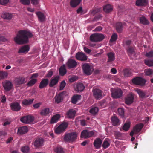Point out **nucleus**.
<instances>
[{
	"label": "nucleus",
	"instance_id": "42",
	"mask_svg": "<svg viewBox=\"0 0 153 153\" xmlns=\"http://www.w3.org/2000/svg\"><path fill=\"white\" fill-rule=\"evenodd\" d=\"M130 123L129 122H126L124 125L123 126L122 128H120V130L122 131V129L126 131L128 130L130 127Z\"/></svg>",
	"mask_w": 153,
	"mask_h": 153
},
{
	"label": "nucleus",
	"instance_id": "45",
	"mask_svg": "<svg viewBox=\"0 0 153 153\" xmlns=\"http://www.w3.org/2000/svg\"><path fill=\"white\" fill-rule=\"evenodd\" d=\"M50 113V110L49 108H45L42 110L40 112V114L42 116H45Z\"/></svg>",
	"mask_w": 153,
	"mask_h": 153
},
{
	"label": "nucleus",
	"instance_id": "1",
	"mask_svg": "<svg viewBox=\"0 0 153 153\" xmlns=\"http://www.w3.org/2000/svg\"><path fill=\"white\" fill-rule=\"evenodd\" d=\"M32 36L33 35L30 31L20 30L18 32L14 40L16 44L21 45L27 43L28 41V38Z\"/></svg>",
	"mask_w": 153,
	"mask_h": 153
},
{
	"label": "nucleus",
	"instance_id": "7",
	"mask_svg": "<svg viewBox=\"0 0 153 153\" xmlns=\"http://www.w3.org/2000/svg\"><path fill=\"white\" fill-rule=\"evenodd\" d=\"M66 65L68 69L74 68L77 66L78 65V62L75 60L69 59L68 60Z\"/></svg>",
	"mask_w": 153,
	"mask_h": 153
},
{
	"label": "nucleus",
	"instance_id": "53",
	"mask_svg": "<svg viewBox=\"0 0 153 153\" xmlns=\"http://www.w3.org/2000/svg\"><path fill=\"white\" fill-rule=\"evenodd\" d=\"M55 151L56 153H64L65 152L63 148L61 147L56 148Z\"/></svg>",
	"mask_w": 153,
	"mask_h": 153
},
{
	"label": "nucleus",
	"instance_id": "46",
	"mask_svg": "<svg viewBox=\"0 0 153 153\" xmlns=\"http://www.w3.org/2000/svg\"><path fill=\"white\" fill-rule=\"evenodd\" d=\"M21 151L23 153H29L30 148L27 146H25L21 148Z\"/></svg>",
	"mask_w": 153,
	"mask_h": 153
},
{
	"label": "nucleus",
	"instance_id": "30",
	"mask_svg": "<svg viewBox=\"0 0 153 153\" xmlns=\"http://www.w3.org/2000/svg\"><path fill=\"white\" fill-rule=\"evenodd\" d=\"M76 112L73 109H70L67 113L68 118L70 119H72L74 117Z\"/></svg>",
	"mask_w": 153,
	"mask_h": 153
},
{
	"label": "nucleus",
	"instance_id": "47",
	"mask_svg": "<svg viewBox=\"0 0 153 153\" xmlns=\"http://www.w3.org/2000/svg\"><path fill=\"white\" fill-rule=\"evenodd\" d=\"M109 141V140L108 139H106L105 140L102 144V147L103 148L106 149L110 145Z\"/></svg>",
	"mask_w": 153,
	"mask_h": 153
},
{
	"label": "nucleus",
	"instance_id": "59",
	"mask_svg": "<svg viewBox=\"0 0 153 153\" xmlns=\"http://www.w3.org/2000/svg\"><path fill=\"white\" fill-rule=\"evenodd\" d=\"M9 1V0H0V4L5 5L7 4Z\"/></svg>",
	"mask_w": 153,
	"mask_h": 153
},
{
	"label": "nucleus",
	"instance_id": "63",
	"mask_svg": "<svg viewBox=\"0 0 153 153\" xmlns=\"http://www.w3.org/2000/svg\"><path fill=\"white\" fill-rule=\"evenodd\" d=\"M39 74L38 73H36L33 74L31 76L30 79H36L38 76Z\"/></svg>",
	"mask_w": 153,
	"mask_h": 153
},
{
	"label": "nucleus",
	"instance_id": "38",
	"mask_svg": "<svg viewBox=\"0 0 153 153\" xmlns=\"http://www.w3.org/2000/svg\"><path fill=\"white\" fill-rule=\"evenodd\" d=\"M103 10L105 12L109 13L112 10L113 7L111 5L107 4L103 7Z\"/></svg>",
	"mask_w": 153,
	"mask_h": 153
},
{
	"label": "nucleus",
	"instance_id": "35",
	"mask_svg": "<svg viewBox=\"0 0 153 153\" xmlns=\"http://www.w3.org/2000/svg\"><path fill=\"white\" fill-rule=\"evenodd\" d=\"M36 14L38 17L39 21L41 22H42L45 20V16L43 13L38 12L36 13Z\"/></svg>",
	"mask_w": 153,
	"mask_h": 153
},
{
	"label": "nucleus",
	"instance_id": "50",
	"mask_svg": "<svg viewBox=\"0 0 153 153\" xmlns=\"http://www.w3.org/2000/svg\"><path fill=\"white\" fill-rule=\"evenodd\" d=\"M145 64L149 67H151L153 66V59L147 60L145 61Z\"/></svg>",
	"mask_w": 153,
	"mask_h": 153
},
{
	"label": "nucleus",
	"instance_id": "36",
	"mask_svg": "<svg viewBox=\"0 0 153 153\" xmlns=\"http://www.w3.org/2000/svg\"><path fill=\"white\" fill-rule=\"evenodd\" d=\"M107 55L108 57V62H111L114 60L115 59V54L113 52H111L108 53L107 54Z\"/></svg>",
	"mask_w": 153,
	"mask_h": 153
},
{
	"label": "nucleus",
	"instance_id": "64",
	"mask_svg": "<svg viewBox=\"0 0 153 153\" xmlns=\"http://www.w3.org/2000/svg\"><path fill=\"white\" fill-rule=\"evenodd\" d=\"M77 12L78 13H80L81 14L83 13V11L82 10V7H79L77 9Z\"/></svg>",
	"mask_w": 153,
	"mask_h": 153
},
{
	"label": "nucleus",
	"instance_id": "13",
	"mask_svg": "<svg viewBox=\"0 0 153 153\" xmlns=\"http://www.w3.org/2000/svg\"><path fill=\"white\" fill-rule=\"evenodd\" d=\"M132 82L135 84L143 85L146 82V80L141 77H137L133 79L132 80Z\"/></svg>",
	"mask_w": 153,
	"mask_h": 153
},
{
	"label": "nucleus",
	"instance_id": "8",
	"mask_svg": "<svg viewBox=\"0 0 153 153\" xmlns=\"http://www.w3.org/2000/svg\"><path fill=\"white\" fill-rule=\"evenodd\" d=\"M25 82V78L22 76L17 77L15 78L14 80V84L17 87L24 84Z\"/></svg>",
	"mask_w": 153,
	"mask_h": 153
},
{
	"label": "nucleus",
	"instance_id": "57",
	"mask_svg": "<svg viewBox=\"0 0 153 153\" xmlns=\"http://www.w3.org/2000/svg\"><path fill=\"white\" fill-rule=\"evenodd\" d=\"M99 10L98 9H96L92 10L90 11V13L92 16L94 15L96 13L98 12Z\"/></svg>",
	"mask_w": 153,
	"mask_h": 153
},
{
	"label": "nucleus",
	"instance_id": "19",
	"mask_svg": "<svg viewBox=\"0 0 153 153\" xmlns=\"http://www.w3.org/2000/svg\"><path fill=\"white\" fill-rule=\"evenodd\" d=\"M28 131V128L27 126H23L18 128L17 133L19 134H24L27 133Z\"/></svg>",
	"mask_w": 153,
	"mask_h": 153
},
{
	"label": "nucleus",
	"instance_id": "16",
	"mask_svg": "<svg viewBox=\"0 0 153 153\" xmlns=\"http://www.w3.org/2000/svg\"><path fill=\"white\" fill-rule=\"evenodd\" d=\"M64 94L65 93L62 92L56 94L54 97L55 102L56 103H59L62 102L63 100Z\"/></svg>",
	"mask_w": 153,
	"mask_h": 153
},
{
	"label": "nucleus",
	"instance_id": "40",
	"mask_svg": "<svg viewBox=\"0 0 153 153\" xmlns=\"http://www.w3.org/2000/svg\"><path fill=\"white\" fill-rule=\"evenodd\" d=\"M33 101V99H30L29 100L25 99L22 101V103L24 105H28L32 103Z\"/></svg>",
	"mask_w": 153,
	"mask_h": 153
},
{
	"label": "nucleus",
	"instance_id": "58",
	"mask_svg": "<svg viewBox=\"0 0 153 153\" xmlns=\"http://www.w3.org/2000/svg\"><path fill=\"white\" fill-rule=\"evenodd\" d=\"M66 85V83L65 81H63L61 82L60 85L59 89L61 90H63Z\"/></svg>",
	"mask_w": 153,
	"mask_h": 153
},
{
	"label": "nucleus",
	"instance_id": "31",
	"mask_svg": "<svg viewBox=\"0 0 153 153\" xmlns=\"http://www.w3.org/2000/svg\"><path fill=\"white\" fill-rule=\"evenodd\" d=\"M29 50V47L28 45H25L22 47L18 51L19 53H27Z\"/></svg>",
	"mask_w": 153,
	"mask_h": 153
},
{
	"label": "nucleus",
	"instance_id": "32",
	"mask_svg": "<svg viewBox=\"0 0 153 153\" xmlns=\"http://www.w3.org/2000/svg\"><path fill=\"white\" fill-rule=\"evenodd\" d=\"M81 1L82 0H71L70 5L72 7H76L79 4Z\"/></svg>",
	"mask_w": 153,
	"mask_h": 153
},
{
	"label": "nucleus",
	"instance_id": "29",
	"mask_svg": "<svg viewBox=\"0 0 153 153\" xmlns=\"http://www.w3.org/2000/svg\"><path fill=\"white\" fill-rule=\"evenodd\" d=\"M136 91L140 97L141 98H143L145 97H148V96H146V92L143 91L142 90L139 89H137L135 90Z\"/></svg>",
	"mask_w": 153,
	"mask_h": 153
},
{
	"label": "nucleus",
	"instance_id": "18",
	"mask_svg": "<svg viewBox=\"0 0 153 153\" xmlns=\"http://www.w3.org/2000/svg\"><path fill=\"white\" fill-rule=\"evenodd\" d=\"M75 90L77 92L82 91L85 88V86L82 83H80L75 85L74 87Z\"/></svg>",
	"mask_w": 153,
	"mask_h": 153
},
{
	"label": "nucleus",
	"instance_id": "15",
	"mask_svg": "<svg viewBox=\"0 0 153 153\" xmlns=\"http://www.w3.org/2000/svg\"><path fill=\"white\" fill-rule=\"evenodd\" d=\"M10 107L12 110L16 111H19L21 109L19 104L16 102L11 103L10 104Z\"/></svg>",
	"mask_w": 153,
	"mask_h": 153
},
{
	"label": "nucleus",
	"instance_id": "2",
	"mask_svg": "<svg viewBox=\"0 0 153 153\" xmlns=\"http://www.w3.org/2000/svg\"><path fill=\"white\" fill-rule=\"evenodd\" d=\"M82 66L83 73L87 75H90L94 71L93 67L88 63H83Z\"/></svg>",
	"mask_w": 153,
	"mask_h": 153
},
{
	"label": "nucleus",
	"instance_id": "52",
	"mask_svg": "<svg viewBox=\"0 0 153 153\" xmlns=\"http://www.w3.org/2000/svg\"><path fill=\"white\" fill-rule=\"evenodd\" d=\"M97 34L98 42L102 41L105 37V36L103 34L100 33H97Z\"/></svg>",
	"mask_w": 153,
	"mask_h": 153
},
{
	"label": "nucleus",
	"instance_id": "26",
	"mask_svg": "<svg viewBox=\"0 0 153 153\" xmlns=\"http://www.w3.org/2000/svg\"><path fill=\"white\" fill-rule=\"evenodd\" d=\"M143 124L142 123L138 124L136 125L134 128V131L135 134L138 133L142 128L143 126Z\"/></svg>",
	"mask_w": 153,
	"mask_h": 153
},
{
	"label": "nucleus",
	"instance_id": "20",
	"mask_svg": "<svg viewBox=\"0 0 153 153\" xmlns=\"http://www.w3.org/2000/svg\"><path fill=\"white\" fill-rule=\"evenodd\" d=\"M49 82V80L47 79H43L40 82L39 87L40 89H42L46 87Z\"/></svg>",
	"mask_w": 153,
	"mask_h": 153
},
{
	"label": "nucleus",
	"instance_id": "51",
	"mask_svg": "<svg viewBox=\"0 0 153 153\" xmlns=\"http://www.w3.org/2000/svg\"><path fill=\"white\" fill-rule=\"evenodd\" d=\"M117 35L116 33L113 34L111 36L110 41L111 42L115 41L117 38Z\"/></svg>",
	"mask_w": 153,
	"mask_h": 153
},
{
	"label": "nucleus",
	"instance_id": "39",
	"mask_svg": "<svg viewBox=\"0 0 153 153\" xmlns=\"http://www.w3.org/2000/svg\"><path fill=\"white\" fill-rule=\"evenodd\" d=\"M59 74L62 76L64 75L66 73V70L65 69V65H63L61 66L59 69Z\"/></svg>",
	"mask_w": 153,
	"mask_h": 153
},
{
	"label": "nucleus",
	"instance_id": "41",
	"mask_svg": "<svg viewBox=\"0 0 153 153\" xmlns=\"http://www.w3.org/2000/svg\"><path fill=\"white\" fill-rule=\"evenodd\" d=\"M8 75L6 71H0V80L6 78Z\"/></svg>",
	"mask_w": 153,
	"mask_h": 153
},
{
	"label": "nucleus",
	"instance_id": "25",
	"mask_svg": "<svg viewBox=\"0 0 153 153\" xmlns=\"http://www.w3.org/2000/svg\"><path fill=\"white\" fill-rule=\"evenodd\" d=\"M127 52L129 56L132 58H133L135 55L134 48L132 47H128L127 49Z\"/></svg>",
	"mask_w": 153,
	"mask_h": 153
},
{
	"label": "nucleus",
	"instance_id": "6",
	"mask_svg": "<svg viewBox=\"0 0 153 153\" xmlns=\"http://www.w3.org/2000/svg\"><path fill=\"white\" fill-rule=\"evenodd\" d=\"M68 126V124L67 123H62L55 129V133L60 134L63 132L67 128Z\"/></svg>",
	"mask_w": 153,
	"mask_h": 153
},
{
	"label": "nucleus",
	"instance_id": "55",
	"mask_svg": "<svg viewBox=\"0 0 153 153\" xmlns=\"http://www.w3.org/2000/svg\"><path fill=\"white\" fill-rule=\"evenodd\" d=\"M124 75L126 76H128L130 75L131 72L129 69H126L124 71Z\"/></svg>",
	"mask_w": 153,
	"mask_h": 153
},
{
	"label": "nucleus",
	"instance_id": "43",
	"mask_svg": "<svg viewBox=\"0 0 153 153\" xmlns=\"http://www.w3.org/2000/svg\"><path fill=\"white\" fill-rule=\"evenodd\" d=\"M37 81L36 79H31L27 83V85L28 86H32L37 82Z\"/></svg>",
	"mask_w": 153,
	"mask_h": 153
},
{
	"label": "nucleus",
	"instance_id": "22",
	"mask_svg": "<svg viewBox=\"0 0 153 153\" xmlns=\"http://www.w3.org/2000/svg\"><path fill=\"white\" fill-rule=\"evenodd\" d=\"M102 140L99 138L96 139L94 143V145L95 147L97 149L100 148L102 145Z\"/></svg>",
	"mask_w": 153,
	"mask_h": 153
},
{
	"label": "nucleus",
	"instance_id": "27",
	"mask_svg": "<svg viewBox=\"0 0 153 153\" xmlns=\"http://www.w3.org/2000/svg\"><path fill=\"white\" fill-rule=\"evenodd\" d=\"M148 4V0H137L136 4L137 6H146Z\"/></svg>",
	"mask_w": 153,
	"mask_h": 153
},
{
	"label": "nucleus",
	"instance_id": "44",
	"mask_svg": "<svg viewBox=\"0 0 153 153\" xmlns=\"http://www.w3.org/2000/svg\"><path fill=\"white\" fill-rule=\"evenodd\" d=\"M97 33L91 35L90 36V40L92 42H98Z\"/></svg>",
	"mask_w": 153,
	"mask_h": 153
},
{
	"label": "nucleus",
	"instance_id": "28",
	"mask_svg": "<svg viewBox=\"0 0 153 153\" xmlns=\"http://www.w3.org/2000/svg\"><path fill=\"white\" fill-rule=\"evenodd\" d=\"M81 98V95L79 94L74 95L71 98V102L74 104H75L78 100L80 99Z\"/></svg>",
	"mask_w": 153,
	"mask_h": 153
},
{
	"label": "nucleus",
	"instance_id": "24",
	"mask_svg": "<svg viewBox=\"0 0 153 153\" xmlns=\"http://www.w3.org/2000/svg\"><path fill=\"white\" fill-rule=\"evenodd\" d=\"M140 23L145 25H148L149 24V20L145 16H142L139 17Z\"/></svg>",
	"mask_w": 153,
	"mask_h": 153
},
{
	"label": "nucleus",
	"instance_id": "61",
	"mask_svg": "<svg viewBox=\"0 0 153 153\" xmlns=\"http://www.w3.org/2000/svg\"><path fill=\"white\" fill-rule=\"evenodd\" d=\"M53 72L51 70L49 71L46 74V76L48 77H51L53 74Z\"/></svg>",
	"mask_w": 153,
	"mask_h": 153
},
{
	"label": "nucleus",
	"instance_id": "17",
	"mask_svg": "<svg viewBox=\"0 0 153 153\" xmlns=\"http://www.w3.org/2000/svg\"><path fill=\"white\" fill-rule=\"evenodd\" d=\"M1 17L4 19L10 20L13 17L12 13L7 12H4L1 15Z\"/></svg>",
	"mask_w": 153,
	"mask_h": 153
},
{
	"label": "nucleus",
	"instance_id": "12",
	"mask_svg": "<svg viewBox=\"0 0 153 153\" xmlns=\"http://www.w3.org/2000/svg\"><path fill=\"white\" fill-rule=\"evenodd\" d=\"M93 95L94 98L97 99H99L102 97V92L98 89H93L92 90Z\"/></svg>",
	"mask_w": 153,
	"mask_h": 153
},
{
	"label": "nucleus",
	"instance_id": "56",
	"mask_svg": "<svg viewBox=\"0 0 153 153\" xmlns=\"http://www.w3.org/2000/svg\"><path fill=\"white\" fill-rule=\"evenodd\" d=\"M20 2L24 5H29L30 3V0H20Z\"/></svg>",
	"mask_w": 153,
	"mask_h": 153
},
{
	"label": "nucleus",
	"instance_id": "4",
	"mask_svg": "<svg viewBox=\"0 0 153 153\" xmlns=\"http://www.w3.org/2000/svg\"><path fill=\"white\" fill-rule=\"evenodd\" d=\"M111 97L114 98H119L122 96L123 92L120 89L111 88Z\"/></svg>",
	"mask_w": 153,
	"mask_h": 153
},
{
	"label": "nucleus",
	"instance_id": "5",
	"mask_svg": "<svg viewBox=\"0 0 153 153\" xmlns=\"http://www.w3.org/2000/svg\"><path fill=\"white\" fill-rule=\"evenodd\" d=\"M95 132L94 131H88L84 130L81 132V138L86 139L93 137L94 135Z\"/></svg>",
	"mask_w": 153,
	"mask_h": 153
},
{
	"label": "nucleus",
	"instance_id": "62",
	"mask_svg": "<svg viewBox=\"0 0 153 153\" xmlns=\"http://www.w3.org/2000/svg\"><path fill=\"white\" fill-rule=\"evenodd\" d=\"M6 101V98L5 95H2L1 97V102L3 103H5Z\"/></svg>",
	"mask_w": 153,
	"mask_h": 153
},
{
	"label": "nucleus",
	"instance_id": "37",
	"mask_svg": "<svg viewBox=\"0 0 153 153\" xmlns=\"http://www.w3.org/2000/svg\"><path fill=\"white\" fill-rule=\"evenodd\" d=\"M60 116L59 114H56L54 115L52 118L51 123H56L60 118Z\"/></svg>",
	"mask_w": 153,
	"mask_h": 153
},
{
	"label": "nucleus",
	"instance_id": "54",
	"mask_svg": "<svg viewBox=\"0 0 153 153\" xmlns=\"http://www.w3.org/2000/svg\"><path fill=\"white\" fill-rule=\"evenodd\" d=\"M118 114L122 117H123L124 113V109L122 108H119L118 109Z\"/></svg>",
	"mask_w": 153,
	"mask_h": 153
},
{
	"label": "nucleus",
	"instance_id": "23",
	"mask_svg": "<svg viewBox=\"0 0 153 153\" xmlns=\"http://www.w3.org/2000/svg\"><path fill=\"white\" fill-rule=\"evenodd\" d=\"M59 79V76H57L52 79L49 84V86L51 87L55 85L57 83Z\"/></svg>",
	"mask_w": 153,
	"mask_h": 153
},
{
	"label": "nucleus",
	"instance_id": "9",
	"mask_svg": "<svg viewBox=\"0 0 153 153\" xmlns=\"http://www.w3.org/2000/svg\"><path fill=\"white\" fill-rule=\"evenodd\" d=\"M34 119V117L30 115H28L22 117L20 119V120L24 123L29 124L33 122Z\"/></svg>",
	"mask_w": 153,
	"mask_h": 153
},
{
	"label": "nucleus",
	"instance_id": "48",
	"mask_svg": "<svg viewBox=\"0 0 153 153\" xmlns=\"http://www.w3.org/2000/svg\"><path fill=\"white\" fill-rule=\"evenodd\" d=\"M99 109L97 107H92L90 110L89 112L93 115L96 114L98 112Z\"/></svg>",
	"mask_w": 153,
	"mask_h": 153
},
{
	"label": "nucleus",
	"instance_id": "3",
	"mask_svg": "<svg viewBox=\"0 0 153 153\" xmlns=\"http://www.w3.org/2000/svg\"><path fill=\"white\" fill-rule=\"evenodd\" d=\"M77 134L76 132H73L66 134L64 139L66 142H74L76 140Z\"/></svg>",
	"mask_w": 153,
	"mask_h": 153
},
{
	"label": "nucleus",
	"instance_id": "49",
	"mask_svg": "<svg viewBox=\"0 0 153 153\" xmlns=\"http://www.w3.org/2000/svg\"><path fill=\"white\" fill-rule=\"evenodd\" d=\"M145 74L146 76H149L153 73V70L150 68L146 69L145 70Z\"/></svg>",
	"mask_w": 153,
	"mask_h": 153
},
{
	"label": "nucleus",
	"instance_id": "11",
	"mask_svg": "<svg viewBox=\"0 0 153 153\" xmlns=\"http://www.w3.org/2000/svg\"><path fill=\"white\" fill-rule=\"evenodd\" d=\"M75 57L78 60L84 61L87 60V56L84 53L81 52H78L76 55Z\"/></svg>",
	"mask_w": 153,
	"mask_h": 153
},
{
	"label": "nucleus",
	"instance_id": "21",
	"mask_svg": "<svg viewBox=\"0 0 153 153\" xmlns=\"http://www.w3.org/2000/svg\"><path fill=\"white\" fill-rule=\"evenodd\" d=\"M43 139L42 138H37L34 143V145L36 148H38L43 145Z\"/></svg>",
	"mask_w": 153,
	"mask_h": 153
},
{
	"label": "nucleus",
	"instance_id": "10",
	"mask_svg": "<svg viewBox=\"0 0 153 153\" xmlns=\"http://www.w3.org/2000/svg\"><path fill=\"white\" fill-rule=\"evenodd\" d=\"M134 94L132 93H129L125 98V102L126 104L129 105L132 103L134 100Z\"/></svg>",
	"mask_w": 153,
	"mask_h": 153
},
{
	"label": "nucleus",
	"instance_id": "33",
	"mask_svg": "<svg viewBox=\"0 0 153 153\" xmlns=\"http://www.w3.org/2000/svg\"><path fill=\"white\" fill-rule=\"evenodd\" d=\"M125 23L122 24L120 22L117 23L116 25V28L117 32L119 33L121 32L122 30L123 26L125 25Z\"/></svg>",
	"mask_w": 153,
	"mask_h": 153
},
{
	"label": "nucleus",
	"instance_id": "34",
	"mask_svg": "<svg viewBox=\"0 0 153 153\" xmlns=\"http://www.w3.org/2000/svg\"><path fill=\"white\" fill-rule=\"evenodd\" d=\"M111 121L113 125L117 126L120 124L119 119L116 116L112 117L111 118Z\"/></svg>",
	"mask_w": 153,
	"mask_h": 153
},
{
	"label": "nucleus",
	"instance_id": "14",
	"mask_svg": "<svg viewBox=\"0 0 153 153\" xmlns=\"http://www.w3.org/2000/svg\"><path fill=\"white\" fill-rule=\"evenodd\" d=\"M3 86L6 91L10 90L13 87V84L11 82L9 81H6L3 83Z\"/></svg>",
	"mask_w": 153,
	"mask_h": 153
},
{
	"label": "nucleus",
	"instance_id": "60",
	"mask_svg": "<svg viewBox=\"0 0 153 153\" xmlns=\"http://www.w3.org/2000/svg\"><path fill=\"white\" fill-rule=\"evenodd\" d=\"M146 56L148 57H153V51H151L147 53L146 54Z\"/></svg>",
	"mask_w": 153,
	"mask_h": 153
}]
</instances>
